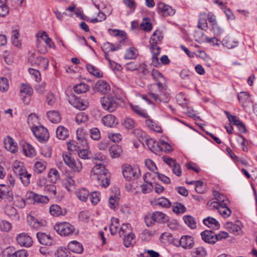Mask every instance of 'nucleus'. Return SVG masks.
Wrapping results in <instances>:
<instances>
[{"label":"nucleus","mask_w":257,"mask_h":257,"mask_svg":"<svg viewBox=\"0 0 257 257\" xmlns=\"http://www.w3.org/2000/svg\"><path fill=\"white\" fill-rule=\"evenodd\" d=\"M28 61L33 66H38L44 70H46L49 66V60L47 58L37 56L34 53L30 55Z\"/></svg>","instance_id":"obj_8"},{"label":"nucleus","mask_w":257,"mask_h":257,"mask_svg":"<svg viewBox=\"0 0 257 257\" xmlns=\"http://www.w3.org/2000/svg\"><path fill=\"white\" fill-rule=\"evenodd\" d=\"M122 102V99L114 93H110L100 99L102 107L109 112L114 111L118 104Z\"/></svg>","instance_id":"obj_2"},{"label":"nucleus","mask_w":257,"mask_h":257,"mask_svg":"<svg viewBox=\"0 0 257 257\" xmlns=\"http://www.w3.org/2000/svg\"><path fill=\"white\" fill-rule=\"evenodd\" d=\"M215 209H217L220 215L223 218H227L230 216L232 212L230 209L227 207V205L217 206L216 208H215Z\"/></svg>","instance_id":"obj_31"},{"label":"nucleus","mask_w":257,"mask_h":257,"mask_svg":"<svg viewBox=\"0 0 257 257\" xmlns=\"http://www.w3.org/2000/svg\"><path fill=\"white\" fill-rule=\"evenodd\" d=\"M111 223L109 226V230L112 235L117 233L119 234V219L114 217L111 218Z\"/></svg>","instance_id":"obj_28"},{"label":"nucleus","mask_w":257,"mask_h":257,"mask_svg":"<svg viewBox=\"0 0 257 257\" xmlns=\"http://www.w3.org/2000/svg\"><path fill=\"white\" fill-rule=\"evenodd\" d=\"M68 249L78 254L80 253V243L76 240H73L68 244Z\"/></svg>","instance_id":"obj_37"},{"label":"nucleus","mask_w":257,"mask_h":257,"mask_svg":"<svg viewBox=\"0 0 257 257\" xmlns=\"http://www.w3.org/2000/svg\"><path fill=\"white\" fill-rule=\"evenodd\" d=\"M37 237L39 242L42 244H44L46 245H51L52 244L53 240L51 237L44 233H37Z\"/></svg>","instance_id":"obj_20"},{"label":"nucleus","mask_w":257,"mask_h":257,"mask_svg":"<svg viewBox=\"0 0 257 257\" xmlns=\"http://www.w3.org/2000/svg\"><path fill=\"white\" fill-rule=\"evenodd\" d=\"M238 99L242 106H245L249 104H252L249 94L245 92H241L238 95Z\"/></svg>","instance_id":"obj_24"},{"label":"nucleus","mask_w":257,"mask_h":257,"mask_svg":"<svg viewBox=\"0 0 257 257\" xmlns=\"http://www.w3.org/2000/svg\"><path fill=\"white\" fill-rule=\"evenodd\" d=\"M44 191L46 193L55 195L56 194V187L53 184L47 185L44 188Z\"/></svg>","instance_id":"obj_62"},{"label":"nucleus","mask_w":257,"mask_h":257,"mask_svg":"<svg viewBox=\"0 0 257 257\" xmlns=\"http://www.w3.org/2000/svg\"><path fill=\"white\" fill-rule=\"evenodd\" d=\"M122 174L127 181H130L133 178H138L141 175L140 169L138 167H132L128 164L122 166Z\"/></svg>","instance_id":"obj_7"},{"label":"nucleus","mask_w":257,"mask_h":257,"mask_svg":"<svg viewBox=\"0 0 257 257\" xmlns=\"http://www.w3.org/2000/svg\"><path fill=\"white\" fill-rule=\"evenodd\" d=\"M157 7L159 12L162 13L164 16H173L175 13V10L171 7L163 3H159Z\"/></svg>","instance_id":"obj_14"},{"label":"nucleus","mask_w":257,"mask_h":257,"mask_svg":"<svg viewBox=\"0 0 257 257\" xmlns=\"http://www.w3.org/2000/svg\"><path fill=\"white\" fill-rule=\"evenodd\" d=\"M20 145L22 146L23 153L26 156L32 157L35 156V150L30 144L26 142H22Z\"/></svg>","instance_id":"obj_21"},{"label":"nucleus","mask_w":257,"mask_h":257,"mask_svg":"<svg viewBox=\"0 0 257 257\" xmlns=\"http://www.w3.org/2000/svg\"><path fill=\"white\" fill-rule=\"evenodd\" d=\"M131 108L132 110L138 115L143 116V117L147 118L148 117V115L146 111L139 106L131 105Z\"/></svg>","instance_id":"obj_49"},{"label":"nucleus","mask_w":257,"mask_h":257,"mask_svg":"<svg viewBox=\"0 0 257 257\" xmlns=\"http://www.w3.org/2000/svg\"><path fill=\"white\" fill-rule=\"evenodd\" d=\"M222 45L228 49H232L236 47L238 42L232 41L228 38H225L222 41Z\"/></svg>","instance_id":"obj_47"},{"label":"nucleus","mask_w":257,"mask_h":257,"mask_svg":"<svg viewBox=\"0 0 257 257\" xmlns=\"http://www.w3.org/2000/svg\"><path fill=\"white\" fill-rule=\"evenodd\" d=\"M74 93H71L69 96L68 101L69 103L74 107L80 109V100L79 96L76 94H80V84H77L74 86Z\"/></svg>","instance_id":"obj_9"},{"label":"nucleus","mask_w":257,"mask_h":257,"mask_svg":"<svg viewBox=\"0 0 257 257\" xmlns=\"http://www.w3.org/2000/svg\"><path fill=\"white\" fill-rule=\"evenodd\" d=\"M31 194V197L36 203L45 204L48 203L49 201L48 197L46 195H41L34 193Z\"/></svg>","instance_id":"obj_32"},{"label":"nucleus","mask_w":257,"mask_h":257,"mask_svg":"<svg viewBox=\"0 0 257 257\" xmlns=\"http://www.w3.org/2000/svg\"><path fill=\"white\" fill-rule=\"evenodd\" d=\"M201 236L202 240L210 244H214L215 242V233L211 230H206L201 233Z\"/></svg>","instance_id":"obj_17"},{"label":"nucleus","mask_w":257,"mask_h":257,"mask_svg":"<svg viewBox=\"0 0 257 257\" xmlns=\"http://www.w3.org/2000/svg\"><path fill=\"white\" fill-rule=\"evenodd\" d=\"M153 213H148L145 217V221L148 227L152 226L154 225L155 222V218H154Z\"/></svg>","instance_id":"obj_56"},{"label":"nucleus","mask_w":257,"mask_h":257,"mask_svg":"<svg viewBox=\"0 0 257 257\" xmlns=\"http://www.w3.org/2000/svg\"><path fill=\"white\" fill-rule=\"evenodd\" d=\"M225 113L229 122L233 123L234 125H237L240 122V120L235 115H231L228 111H225Z\"/></svg>","instance_id":"obj_61"},{"label":"nucleus","mask_w":257,"mask_h":257,"mask_svg":"<svg viewBox=\"0 0 257 257\" xmlns=\"http://www.w3.org/2000/svg\"><path fill=\"white\" fill-rule=\"evenodd\" d=\"M149 90L148 96L153 99L155 101L161 102V95L166 89L165 84L157 83L151 84L148 86Z\"/></svg>","instance_id":"obj_4"},{"label":"nucleus","mask_w":257,"mask_h":257,"mask_svg":"<svg viewBox=\"0 0 257 257\" xmlns=\"http://www.w3.org/2000/svg\"><path fill=\"white\" fill-rule=\"evenodd\" d=\"M49 119L53 123H57L60 121L61 117L59 112L56 110L49 111L47 113Z\"/></svg>","instance_id":"obj_33"},{"label":"nucleus","mask_w":257,"mask_h":257,"mask_svg":"<svg viewBox=\"0 0 257 257\" xmlns=\"http://www.w3.org/2000/svg\"><path fill=\"white\" fill-rule=\"evenodd\" d=\"M100 193L97 191L92 192L90 195V201L93 205H96L100 201Z\"/></svg>","instance_id":"obj_57"},{"label":"nucleus","mask_w":257,"mask_h":257,"mask_svg":"<svg viewBox=\"0 0 257 257\" xmlns=\"http://www.w3.org/2000/svg\"><path fill=\"white\" fill-rule=\"evenodd\" d=\"M50 214L54 216H64L67 213V210L64 208H62L58 205H52L49 209Z\"/></svg>","instance_id":"obj_18"},{"label":"nucleus","mask_w":257,"mask_h":257,"mask_svg":"<svg viewBox=\"0 0 257 257\" xmlns=\"http://www.w3.org/2000/svg\"><path fill=\"white\" fill-rule=\"evenodd\" d=\"M48 177L52 183H56L59 177L58 171L55 169H51L48 173Z\"/></svg>","instance_id":"obj_48"},{"label":"nucleus","mask_w":257,"mask_h":257,"mask_svg":"<svg viewBox=\"0 0 257 257\" xmlns=\"http://www.w3.org/2000/svg\"><path fill=\"white\" fill-rule=\"evenodd\" d=\"M63 159L65 164L68 165L74 171H79L78 168L76 167V162L71 158V154H63Z\"/></svg>","instance_id":"obj_22"},{"label":"nucleus","mask_w":257,"mask_h":257,"mask_svg":"<svg viewBox=\"0 0 257 257\" xmlns=\"http://www.w3.org/2000/svg\"><path fill=\"white\" fill-rule=\"evenodd\" d=\"M133 134L136 136L139 142L143 143L144 141L146 139L144 132L139 129H136L134 130Z\"/></svg>","instance_id":"obj_60"},{"label":"nucleus","mask_w":257,"mask_h":257,"mask_svg":"<svg viewBox=\"0 0 257 257\" xmlns=\"http://www.w3.org/2000/svg\"><path fill=\"white\" fill-rule=\"evenodd\" d=\"M9 88L8 80L6 77L0 78V91H7Z\"/></svg>","instance_id":"obj_52"},{"label":"nucleus","mask_w":257,"mask_h":257,"mask_svg":"<svg viewBox=\"0 0 257 257\" xmlns=\"http://www.w3.org/2000/svg\"><path fill=\"white\" fill-rule=\"evenodd\" d=\"M115 117L112 114H108L101 119L102 123L105 126L112 127L115 123Z\"/></svg>","instance_id":"obj_30"},{"label":"nucleus","mask_w":257,"mask_h":257,"mask_svg":"<svg viewBox=\"0 0 257 257\" xmlns=\"http://www.w3.org/2000/svg\"><path fill=\"white\" fill-rule=\"evenodd\" d=\"M157 204L163 207L168 208L171 205L170 201L165 197L159 198L157 201Z\"/></svg>","instance_id":"obj_54"},{"label":"nucleus","mask_w":257,"mask_h":257,"mask_svg":"<svg viewBox=\"0 0 257 257\" xmlns=\"http://www.w3.org/2000/svg\"><path fill=\"white\" fill-rule=\"evenodd\" d=\"M225 227L230 233L234 234L239 230V227L237 225L230 222L226 223Z\"/></svg>","instance_id":"obj_58"},{"label":"nucleus","mask_w":257,"mask_h":257,"mask_svg":"<svg viewBox=\"0 0 257 257\" xmlns=\"http://www.w3.org/2000/svg\"><path fill=\"white\" fill-rule=\"evenodd\" d=\"M54 229L61 236H68L72 235L75 230L73 225L67 222L57 223Z\"/></svg>","instance_id":"obj_6"},{"label":"nucleus","mask_w":257,"mask_h":257,"mask_svg":"<svg viewBox=\"0 0 257 257\" xmlns=\"http://www.w3.org/2000/svg\"><path fill=\"white\" fill-rule=\"evenodd\" d=\"M214 200H209L207 203V205L210 209H215L217 206L221 205H228L229 203V199L223 194L214 191L213 192Z\"/></svg>","instance_id":"obj_5"},{"label":"nucleus","mask_w":257,"mask_h":257,"mask_svg":"<svg viewBox=\"0 0 257 257\" xmlns=\"http://www.w3.org/2000/svg\"><path fill=\"white\" fill-rule=\"evenodd\" d=\"M47 163L44 161H38L35 163L34 171L38 174L42 173L46 169Z\"/></svg>","instance_id":"obj_42"},{"label":"nucleus","mask_w":257,"mask_h":257,"mask_svg":"<svg viewBox=\"0 0 257 257\" xmlns=\"http://www.w3.org/2000/svg\"><path fill=\"white\" fill-rule=\"evenodd\" d=\"M183 220L186 225L191 229L196 227V222L195 219L191 215H185Z\"/></svg>","instance_id":"obj_43"},{"label":"nucleus","mask_w":257,"mask_h":257,"mask_svg":"<svg viewBox=\"0 0 257 257\" xmlns=\"http://www.w3.org/2000/svg\"><path fill=\"white\" fill-rule=\"evenodd\" d=\"M68 149L71 151L77 152L79 157L80 156V149L78 145V143L75 141H71L67 144Z\"/></svg>","instance_id":"obj_46"},{"label":"nucleus","mask_w":257,"mask_h":257,"mask_svg":"<svg viewBox=\"0 0 257 257\" xmlns=\"http://www.w3.org/2000/svg\"><path fill=\"white\" fill-rule=\"evenodd\" d=\"M123 236V244L125 247H129L134 245L136 243L135 235L134 233H130Z\"/></svg>","instance_id":"obj_25"},{"label":"nucleus","mask_w":257,"mask_h":257,"mask_svg":"<svg viewBox=\"0 0 257 257\" xmlns=\"http://www.w3.org/2000/svg\"><path fill=\"white\" fill-rule=\"evenodd\" d=\"M5 213L14 220H19L20 216L18 214L17 210L13 206L10 205L7 206L5 209Z\"/></svg>","instance_id":"obj_23"},{"label":"nucleus","mask_w":257,"mask_h":257,"mask_svg":"<svg viewBox=\"0 0 257 257\" xmlns=\"http://www.w3.org/2000/svg\"><path fill=\"white\" fill-rule=\"evenodd\" d=\"M101 49L104 53H108L119 50L120 49V45L118 44L113 45L109 42H105L101 46Z\"/></svg>","instance_id":"obj_29"},{"label":"nucleus","mask_w":257,"mask_h":257,"mask_svg":"<svg viewBox=\"0 0 257 257\" xmlns=\"http://www.w3.org/2000/svg\"><path fill=\"white\" fill-rule=\"evenodd\" d=\"M151 75L157 83H165L166 80L164 76L158 70L154 69L151 72Z\"/></svg>","instance_id":"obj_35"},{"label":"nucleus","mask_w":257,"mask_h":257,"mask_svg":"<svg viewBox=\"0 0 257 257\" xmlns=\"http://www.w3.org/2000/svg\"><path fill=\"white\" fill-rule=\"evenodd\" d=\"M131 232H132V228L131 224L129 223L122 224L119 229V235L120 237Z\"/></svg>","instance_id":"obj_39"},{"label":"nucleus","mask_w":257,"mask_h":257,"mask_svg":"<svg viewBox=\"0 0 257 257\" xmlns=\"http://www.w3.org/2000/svg\"><path fill=\"white\" fill-rule=\"evenodd\" d=\"M109 151L111 157L112 158H116L120 155L122 150L119 146L114 145L109 148Z\"/></svg>","instance_id":"obj_41"},{"label":"nucleus","mask_w":257,"mask_h":257,"mask_svg":"<svg viewBox=\"0 0 257 257\" xmlns=\"http://www.w3.org/2000/svg\"><path fill=\"white\" fill-rule=\"evenodd\" d=\"M195 242L193 237L190 235H183L179 240L180 245L185 249H190L194 245Z\"/></svg>","instance_id":"obj_11"},{"label":"nucleus","mask_w":257,"mask_h":257,"mask_svg":"<svg viewBox=\"0 0 257 257\" xmlns=\"http://www.w3.org/2000/svg\"><path fill=\"white\" fill-rule=\"evenodd\" d=\"M154 218H155V222L157 223H165L168 222L169 220L168 216L165 213L160 211H155L153 212Z\"/></svg>","instance_id":"obj_26"},{"label":"nucleus","mask_w":257,"mask_h":257,"mask_svg":"<svg viewBox=\"0 0 257 257\" xmlns=\"http://www.w3.org/2000/svg\"><path fill=\"white\" fill-rule=\"evenodd\" d=\"M17 241L20 245L27 247L31 246L33 242L32 238L26 233L19 234L17 237Z\"/></svg>","instance_id":"obj_12"},{"label":"nucleus","mask_w":257,"mask_h":257,"mask_svg":"<svg viewBox=\"0 0 257 257\" xmlns=\"http://www.w3.org/2000/svg\"><path fill=\"white\" fill-rule=\"evenodd\" d=\"M70 252L65 247H60L55 252V257H70Z\"/></svg>","instance_id":"obj_45"},{"label":"nucleus","mask_w":257,"mask_h":257,"mask_svg":"<svg viewBox=\"0 0 257 257\" xmlns=\"http://www.w3.org/2000/svg\"><path fill=\"white\" fill-rule=\"evenodd\" d=\"M192 257H205L207 255V251L203 247H198L194 248L191 251Z\"/></svg>","instance_id":"obj_36"},{"label":"nucleus","mask_w":257,"mask_h":257,"mask_svg":"<svg viewBox=\"0 0 257 257\" xmlns=\"http://www.w3.org/2000/svg\"><path fill=\"white\" fill-rule=\"evenodd\" d=\"M9 12V9L3 2L0 1V17H5Z\"/></svg>","instance_id":"obj_55"},{"label":"nucleus","mask_w":257,"mask_h":257,"mask_svg":"<svg viewBox=\"0 0 257 257\" xmlns=\"http://www.w3.org/2000/svg\"><path fill=\"white\" fill-rule=\"evenodd\" d=\"M141 27L142 30L147 32H149L152 30V24L150 22V20L148 18L143 19Z\"/></svg>","instance_id":"obj_50"},{"label":"nucleus","mask_w":257,"mask_h":257,"mask_svg":"<svg viewBox=\"0 0 257 257\" xmlns=\"http://www.w3.org/2000/svg\"><path fill=\"white\" fill-rule=\"evenodd\" d=\"M27 251L25 249L19 250L10 255V257H27Z\"/></svg>","instance_id":"obj_64"},{"label":"nucleus","mask_w":257,"mask_h":257,"mask_svg":"<svg viewBox=\"0 0 257 257\" xmlns=\"http://www.w3.org/2000/svg\"><path fill=\"white\" fill-rule=\"evenodd\" d=\"M86 69L91 74L97 78H101L103 77V73L99 69L92 65L87 64L86 65Z\"/></svg>","instance_id":"obj_38"},{"label":"nucleus","mask_w":257,"mask_h":257,"mask_svg":"<svg viewBox=\"0 0 257 257\" xmlns=\"http://www.w3.org/2000/svg\"><path fill=\"white\" fill-rule=\"evenodd\" d=\"M13 170L15 174L19 176L24 185L27 186L30 184L31 174L28 173L22 163L15 161L13 164Z\"/></svg>","instance_id":"obj_3"},{"label":"nucleus","mask_w":257,"mask_h":257,"mask_svg":"<svg viewBox=\"0 0 257 257\" xmlns=\"http://www.w3.org/2000/svg\"><path fill=\"white\" fill-rule=\"evenodd\" d=\"M138 55L137 50L134 47H132L126 50L124 56L126 59H135Z\"/></svg>","instance_id":"obj_44"},{"label":"nucleus","mask_w":257,"mask_h":257,"mask_svg":"<svg viewBox=\"0 0 257 257\" xmlns=\"http://www.w3.org/2000/svg\"><path fill=\"white\" fill-rule=\"evenodd\" d=\"M91 177L93 180L97 181L98 184L103 187L105 188L109 185V175L104 164H97L91 170Z\"/></svg>","instance_id":"obj_1"},{"label":"nucleus","mask_w":257,"mask_h":257,"mask_svg":"<svg viewBox=\"0 0 257 257\" xmlns=\"http://www.w3.org/2000/svg\"><path fill=\"white\" fill-rule=\"evenodd\" d=\"M122 125L127 130H131L135 127V121L131 118H127L122 123Z\"/></svg>","instance_id":"obj_59"},{"label":"nucleus","mask_w":257,"mask_h":257,"mask_svg":"<svg viewBox=\"0 0 257 257\" xmlns=\"http://www.w3.org/2000/svg\"><path fill=\"white\" fill-rule=\"evenodd\" d=\"M95 88L98 92L102 94H106L110 90L109 84L102 80H99L95 84Z\"/></svg>","instance_id":"obj_16"},{"label":"nucleus","mask_w":257,"mask_h":257,"mask_svg":"<svg viewBox=\"0 0 257 257\" xmlns=\"http://www.w3.org/2000/svg\"><path fill=\"white\" fill-rule=\"evenodd\" d=\"M56 136L60 139L64 140L69 136L68 130L63 126L60 125L56 130Z\"/></svg>","instance_id":"obj_27"},{"label":"nucleus","mask_w":257,"mask_h":257,"mask_svg":"<svg viewBox=\"0 0 257 257\" xmlns=\"http://www.w3.org/2000/svg\"><path fill=\"white\" fill-rule=\"evenodd\" d=\"M90 137L94 140L98 141L100 139V133L99 130L96 127L92 128L90 130Z\"/></svg>","instance_id":"obj_63"},{"label":"nucleus","mask_w":257,"mask_h":257,"mask_svg":"<svg viewBox=\"0 0 257 257\" xmlns=\"http://www.w3.org/2000/svg\"><path fill=\"white\" fill-rule=\"evenodd\" d=\"M109 33L110 35L115 37H119L121 38V41H124L125 39H126V34L124 31L116 30V29H110L108 30Z\"/></svg>","instance_id":"obj_40"},{"label":"nucleus","mask_w":257,"mask_h":257,"mask_svg":"<svg viewBox=\"0 0 257 257\" xmlns=\"http://www.w3.org/2000/svg\"><path fill=\"white\" fill-rule=\"evenodd\" d=\"M204 224L213 230H217L220 227V224L218 221L211 217H208L203 220Z\"/></svg>","instance_id":"obj_19"},{"label":"nucleus","mask_w":257,"mask_h":257,"mask_svg":"<svg viewBox=\"0 0 257 257\" xmlns=\"http://www.w3.org/2000/svg\"><path fill=\"white\" fill-rule=\"evenodd\" d=\"M92 154L89 150V147L87 140L84 138H81V159H90Z\"/></svg>","instance_id":"obj_15"},{"label":"nucleus","mask_w":257,"mask_h":257,"mask_svg":"<svg viewBox=\"0 0 257 257\" xmlns=\"http://www.w3.org/2000/svg\"><path fill=\"white\" fill-rule=\"evenodd\" d=\"M91 158L92 159V160L93 161V162L95 165H97V164H98V161L104 163L106 159L105 156L102 153H96L94 155V156H92Z\"/></svg>","instance_id":"obj_53"},{"label":"nucleus","mask_w":257,"mask_h":257,"mask_svg":"<svg viewBox=\"0 0 257 257\" xmlns=\"http://www.w3.org/2000/svg\"><path fill=\"white\" fill-rule=\"evenodd\" d=\"M32 130L34 135L39 142H45L49 138L48 130L42 126H36Z\"/></svg>","instance_id":"obj_10"},{"label":"nucleus","mask_w":257,"mask_h":257,"mask_svg":"<svg viewBox=\"0 0 257 257\" xmlns=\"http://www.w3.org/2000/svg\"><path fill=\"white\" fill-rule=\"evenodd\" d=\"M163 38V36L160 31H155L150 40V44L151 50H154L157 48H160L157 44L160 43Z\"/></svg>","instance_id":"obj_13"},{"label":"nucleus","mask_w":257,"mask_h":257,"mask_svg":"<svg viewBox=\"0 0 257 257\" xmlns=\"http://www.w3.org/2000/svg\"><path fill=\"white\" fill-rule=\"evenodd\" d=\"M151 51L152 53V65L156 67H159L160 66V63L159 62L158 56L160 54L161 52L160 48H157V49L154 50H151Z\"/></svg>","instance_id":"obj_34"},{"label":"nucleus","mask_w":257,"mask_h":257,"mask_svg":"<svg viewBox=\"0 0 257 257\" xmlns=\"http://www.w3.org/2000/svg\"><path fill=\"white\" fill-rule=\"evenodd\" d=\"M146 124L150 129L158 133L161 132V127L156 124L152 120L150 119H147L146 120Z\"/></svg>","instance_id":"obj_51"}]
</instances>
